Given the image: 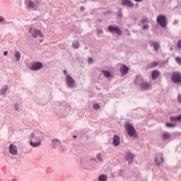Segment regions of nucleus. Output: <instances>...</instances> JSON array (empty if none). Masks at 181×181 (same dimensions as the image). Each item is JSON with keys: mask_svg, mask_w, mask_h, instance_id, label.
I'll use <instances>...</instances> for the list:
<instances>
[{"mask_svg": "<svg viewBox=\"0 0 181 181\" xmlns=\"http://www.w3.org/2000/svg\"><path fill=\"white\" fill-rule=\"evenodd\" d=\"M71 111L70 105L66 102L58 103L56 108L53 109V112L59 118H63L67 116V114Z\"/></svg>", "mask_w": 181, "mask_h": 181, "instance_id": "obj_1", "label": "nucleus"}, {"mask_svg": "<svg viewBox=\"0 0 181 181\" xmlns=\"http://www.w3.org/2000/svg\"><path fill=\"white\" fill-rule=\"evenodd\" d=\"M45 138V134L39 130H36L31 133L30 136H29L30 139V145L33 148H37L42 145V141H43Z\"/></svg>", "mask_w": 181, "mask_h": 181, "instance_id": "obj_2", "label": "nucleus"}, {"mask_svg": "<svg viewBox=\"0 0 181 181\" xmlns=\"http://www.w3.org/2000/svg\"><path fill=\"white\" fill-rule=\"evenodd\" d=\"M125 129L129 136H134V138H138V134L136 133V130L135 129V127H134V125L130 123H127L125 124Z\"/></svg>", "mask_w": 181, "mask_h": 181, "instance_id": "obj_3", "label": "nucleus"}, {"mask_svg": "<svg viewBox=\"0 0 181 181\" xmlns=\"http://www.w3.org/2000/svg\"><path fill=\"white\" fill-rule=\"evenodd\" d=\"M156 22L163 29L166 28V26H168V18L163 14H159L157 16Z\"/></svg>", "mask_w": 181, "mask_h": 181, "instance_id": "obj_4", "label": "nucleus"}, {"mask_svg": "<svg viewBox=\"0 0 181 181\" xmlns=\"http://www.w3.org/2000/svg\"><path fill=\"white\" fill-rule=\"evenodd\" d=\"M28 33H30L34 39H36L37 37H40V39H42L44 36L43 33H42L40 30H37L32 27L28 29Z\"/></svg>", "mask_w": 181, "mask_h": 181, "instance_id": "obj_5", "label": "nucleus"}, {"mask_svg": "<svg viewBox=\"0 0 181 181\" xmlns=\"http://www.w3.org/2000/svg\"><path fill=\"white\" fill-rule=\"evenodd\" d=\"M171 81L175 84H179L181 82V74L180 72L175 71L172 74Z\"/></svg>", "mask_w": 181, "mask_h": 181, "instance_id": "obj_6", "label": "nucleus"}, {"mask_svg": "<svg viewBox=\"0 0 181 181\" xmlns=\"http://www.w3.org/2000/svg\"><path fill=\"white\" fill-rule=\"evenodd\" d=\"M107 30L112 35H114V33L117 34V36H121V35L122 34L121 29H119L118 26L109 25L107 27Z\"/></svg>", "mask_w": 181, "mask_h": 181, "instance_id": "obj_7", "label": "nucleus"}, {"mask_svg": "<svg viewBox=\"0 0 181 181\" xmlns=\"http://www.w3.org/2000/svg\"><path fill=\"white\" fill-rule=\"evenodd\" d=\"M66 83L68 88H74L76 86V82L74 81V78H73V77H71V76L70 75H66Z\"/></svg>", "mask_w": 181, "mask_h": 181, "instance_id": "obj_8", "label": "nucleus"}, {"mask_svg": "<svg viewBox=\"0 0 181 181\" xmlns=\"http://www.w3.org/2000/svg\"><path fill=\"white\" fill-rule=\"evenodd\" d=\"M39 0H30L28 4V9H33V11H37L39 7Z\"/></svg>", "mask_w": 181, "mask_h": 181, "instance_id": "obj_9", "label": "nucleus"}, {"mask_svg": "<svg viewBox=\"0 0 181 181\" xmlns=\"http://www.w3.org/2000/svg\"><path fill=\"white\" fill-rule=\"evenodd\" d=\"M164 160L165 159L163 158V154L159 153L156 155L155 162L158 168H160L163 164Z\"/></svg>", "mask_w": 181, "mask_h": 181, "instance_id": "obj_10", "label": "nucleus"}, {"mask_svg": "<svg viewBox=\"0 0 181 181\" xmlns=\"http://www.w3.org/2000/svg\"><path fill=\"white\" fill-rule=\"evenodd\" d=\"M43 67V64L40 62H35L32 64L30 66V70L33 71H37V70H40Z\"/></svg>", "mask_w": 181, "mask_h": 181, "instance_id": "obj_11", "label": "nucleus"}, {"mask_svg": "<svg viewBox=\"0 0 181 181\" xmlns=\"http://www.w3.org/2000/svg\"><path fill=\"white\" fill-rule=\"evenodd\" d=\"M135 158V154L132 153L131 151H128L126 154L125 160L128 162L129 165L134 163V158Z\"/></svg>", "mask_w": 181, "mask_h": 181, "instance_id": "obj_12", "label": "nucleus"}, {"mask_svg": "<svg viewBox=\"0 0 181 181\" xmlns=\"http://www.w3.org/2000/svg\"><path fill=\"white\" fill-rule=\"evenodd\" d=\"M151 87L152 83L146 82V81H144L140 86L141 90H143L144 91H148Z\"/></svg>", "mask_w": 181, "mask_h": 181, "instance_id": "obj_13", "label": "nucleus"}, {"mask_svg": "<svg viewBox=\"0 0 181 181\" xmlns=\"http://www.w3.org/2000/svg\"><path fill=\"white\" fill-rule=\"evenodd\" d=\"M121 5L122 6H127L128 8H134V3L131 0H122Z\"/></svg>", "mask_w": 181, "mask_h": 181, "instance_id": "obj_14", "label": "nucleus"}, {"mask_svg": "<svg viewBox=\"0 0 181 181\" xmlns=\"http://www.w3.org/2000/svg\"><path fill=\"white\" fill-rule=\"evenodd\" d=\"M8 151L11 155H18V148L14 144L9 145Z\"/></svg>", "mask_w": 181, "mask_h": 181, "instance_id": "obj_15", "label": "nucleus"}, {"mask_svg": "<svg viewBox=\"0 0 181 181\" xmlns=\"http://www.w3.org/2000/svg\"><path fill=\"white\" fill-rule=\"evenodd\" d=\"M144 81V77H142L141 75H137L135 77L134 83L136 86H141L142 83Z\"/></svg>", "mask_w": 181, "mask_h": 181, "instance_id": "obj_16", "label": "nucleus"}, {"mask_svg": "<svg viewBox=\"0 0 181 181\" xmlns=\"http://www.w3.org/2000/svg\"><path fill=\"white\" fill-rule=\"evenodd\" d=\"M150 46H153L155 52H159V49H160V45L158 42L150 41Z\"/></svg>", "mask_w": 181, "mask_h": 181, "instance_id": "obj_17", "label": "nucleus"}, {"mask_svg": "<svg viewBox=\"0 0 181 181\" xmlns=\"http://www.w3.org/2000/svg\"><path fill=\"white\" fill-rule=\"evenodd\" d=\"M120 73L122 74V76L127 74L128 71H129V68L127 66V65L123 64L120 69Z\"/></svg>", "mask_w": 181, "mask_h": 181, "instance_id": "obj_18", "label": "nucleus"}, {"mask_svg": "<svg viewBox=\"0 0 181 181\" xmlns=\"http://www.w3.org/2000/svg\"><path fill=\"white\" fill-rule=\"evenodd\" d=\"M62 142L59 139H52V148L53 149H56L57 147L60 146Z\"/></svg>", "mask_w": 181, "mask_h": 181, "instance_id": "obj_19", "label": "nucleus"}, {"mask_svg": "<svg viewBox=\"0 0 181 181\" xmlns=\"http://www.w3.org/2000/svg\"><path fill=\"white\" fill-rule=\"evenodd\" d=\"M170 121L171 122H181V114H180L178 116H171L170 117Z\"/></svg>", "mask_w": 181, "mask_h": 181, "instance_id": "obj_20", "label": "nucleus"}, {"mask_svg": "<svg viewBox=\"0 0 181 181\" xmlns=\"http://www.w3.org/2000/svg\"><path fill=\"white\" fill-rule=\"evenodd\" d=\"M159 74H160V72H159L158 70H153L151 72V78L152 80H156L159 77Z\"/></svg>", "mask_w": 181, "mask_h": 181, "instance_id": "obj_21", "label": "nucleus"}, {"mask_svg": "<svg viewBox=\"0 0 181 181\" xmlns=\"http://www.w3.org/2000/svg\"><path fill=\"white\" fill-rule=\"evenodd\" d=\"M119 136L118 135H115L113 136V141L112 144L114 146H118L119 145Z\"/></svg>", "mask_w": 181, "mask_h": 181, "instance_id": "obj_22", "label": "nucleus"}, {"mask_svg": "<svg viewBox=\"0 0 181 181\" xmlns=\"http://www.w3.org/2000/svg\"><path fill=\"white\" fill-rule=\"evenodd\" d=\"M8 88H9V86L8 85L4 86L1 90H0V94L1 95H5L6 94V92L8 91Z\"/></svg>", "mask_w": 181, "mask_h": 181, "instance_id": "obj_23", "label": "nucleus"}, {"mask_svg": "<svg viewBox=\"0 0 181 181\" xmlns=\"http://www.w3.org/2000/svg\"><path fill=\"white\" fill-rule=\"evenodd\" d=\"M170 138V134L168 132H165L163 133L162 139L163 141H166V139H169Z\"/></svg>", "mask_w": 181, "mask_h": 181, "instance_id": "obj_24", "label": "nucleus"}, {"mask_svg": "<svg viewBox=\"0 0 181 181\" xmlns=\"http://www.w3.org/2000/svg\"><path fill=\"white\" fill-rule=\"evenodd\" d=\"M103 74L105 76V77H106V78H110V77H111V73L110 72V71L103 70Z\"/></svg>", "mask_w": 181, "mask_h": 181, "instance_id": "obj_25", "label": "nucleus"}, {"mask_svg": "<svg viewBox=\"0 0 181 181\" xmlns=\"http://www.w3.org/2000/svg\"><path fill=\"white\" fill-rule=\"evenodd\" d=\"M107 177L105 174H102L98 177V181H107Z\"/></svg>", "mask_w": 181, "mask_h": 181, "instance_id": "obj_26", "label": "nucleus"}, {"mask_svg": "<svg viewBox=\"0 0 181 181\" xmlns=\"http://www.w3.org/2000/svg\"><path fill=\"white\" fill-rule=\"evenodd\" d=\"M14 57H16V62H19V60H21V53L19 52V51L15 52Z\"/></svg>", "mask_w": 181, "mask_h": 181, "instance_id": "obj_27", "label": "nucleus"}, {"mask_svg": "<svg viewBox=\"0 0 181 181\" xmlns=\"http://www.w3.org/2000/svg\"><path fill=\"white\" fill-rule=\"evenodd\" d=\"M165 127H167V128H175V127H176V124L170 123V122H166L165 123Z\"/></svg>", "mask_w": 181, "mask_h": 181, "instance_id": "obj_28", "label": "nucleus"}, {"mask_svg": "<svg viewBox=\"0 0 181 181\" xmlns=\"http://www.w3.org/2000/svg\"><path fill=\"white\" fill-rule=\"evenodd\" d=\"M117 19H122V10H121V8H119L117 13Z\"/></svg>", "mask_w": 181, "mask_h": 181, "instance_id": "obj_29", "label": "nucleus"}, {"mask_svg": "<svg viewBox=\"0 0 181 181\" xmlns=\"http://www.w3.org/2000/svg\"><path fill=\"white\" fill-rule=\"evenodd\" d=\"M158 65H159V63L158 62L155 61L149 64V67H151L153 69V67H156Z\"/></svg>", "mask_w": 181, "mask_h": 181, "instance_id": "obj_30", "label": "nucleus"}, {"mask_svg": "<svg viewBox=\"0 0 181 181\" xmlns=\"http://www.w3.org/2000/svg\"><path fill=\"white\" fill-rule=\"evenodd\" d=\"M79 46L78 41H75L72 43V47H74V49H78Z\"/></svg>", "mask_w": 181, "mask_h": 181, "instance_id": "obj_31", "label": "nucleus"}, {"mask_svg": "<svg viewBox=\"0 0 181 181\" xmlns=\"http://www.w3.org/2000/svg\"><path fill=\"white\" fill-rule=\"evenodd\" d=\"M177 101L179 104H181V93H178L177 96Z\"/></svg>", "mask_w": 181, "mask_h": 181, "instance_id": "obj_32", "label": "nucleus"}, {"mask_svg": "<svg viewBox=\"0 0 181 181\" xmlns=\"http://www.w3.org/2000/svg\"><path fill=\"white\" fill-rule=\"evenodd\" d=\"M96 158L99 162H103V158H101V153H98Z\"/></svg>", "mask_w": 181, "mask_h": 181, "instance_id": "obj_33", "label": "nucleus"}, {"mask_svg": "<svg viewBox=\"0 0 181 181\" xmlns=\"http://www.w3.org/2000/svg\"><path fill=\"white\" fill-rule=\"evenodd\" d=\"M100 104H98V103H95L94 105H93V109L94 110H100Z\"/></svg>", "mask_w": 181, "mask_h": 181, "instance_id": "obj_34", "label": "nucleus"}, {"mask_svg": "<svg viewBox=\"0 0 181 181\" xmlns=\"http://www.w3.org/2000/svg\"><path fill=\"white\" fill-rule=\"evenodd\" d=\"M141 21L142 25H144V23H148V22H149V21L146 18H142Z\"/></svg>", "mask_w": 181, "mask_h": 181, "instance_id": "obj_35", "label": "nucleus"}, {"mask_svg": "<svg viewBox=\"0 0 181 181\" xmlns=\"http://www.w3.org/2000/svg\"><path fill=\"white\" fill-rule=\"evenodd\" d=\"M175 62L178 64L181 65V58L179 57H175Z\"/></svg>", "mask_w": 181, "mask_h": 181, "instance_id": "obj_36", "label": "nucleus"}, {"mask_svg": "<svg viewBox=\"0 0 181 181\" xmlns=\"http://www.w3.org/2000/svg\"><path fill=\"white\" fill-rule=\"evenodd\" d=\"M0 23H6V21H5V18L1 16H0Z\"/></svg>", "mask_w": 181, "mask_h": 181, "instance_id": "obj_37", "label": "nucleus"}, {"mask_svg": "<svg viewBox=\"0 0 181 181\" xmlns=\"http://www.w3.org/2000/svg\"><path fill=\"white\" fill-rule=\"evenodd\" d=\"M59 151H61V152H66V147L64 146H60Z\"/></svg>", "mask_w": 181, "mask_h": 181, "instance_id": "obj_38", "label": "nucleus"}, {"mask_svg": "<svg viewBox=\"0 0 181 181\" xmlns=\"http://www.w3.org/2000/svg\"><path fill=\"white\" fill-rule=\"evenodd\" d=\"M149 29V25L146 24L143 26V30H148Z\"/></svg>", "mask_w": 181, "mask_h": 181, "instance_id": "obj_39", "label": "nucleus"}, {"mask_svg": "<svg viewBox=\"0 0 181 181\" xmlns=\"http://www.w3.org/2000/svg\"><path fill=\"white\" fill-rule=\"evenodd\" d=\"M90 162H92V163H93V165H95V163H97V159H95L94 158H91Z\"/></svg>", "mask_w": 181, "mask_h": 181, "instance_id": "obj_40", "label": "nucleus"}, {"mask_svg": "<svg viewBox=\"0 0 181 181\" xmlns=\"http://www.w3.org/2000/svg\"><path fill=\"white\" fill-rule=\"evenodd\" d=\"M177 46L178 47V49H181V40H179L177 43Z\"/></svg>", "mask_w": 181, "mask_h": 181, "instance_id": "obj_41", "label": "nucleus"}, {"mask_svg": "<svg viewBox=\"0 0 181 181\" xmlns=\"http://www.w3.org/2000/svg\"><path fill=\"white\" fill-rule=\"evenodd\" d=\"M97 33H98V35H103V31L101 29H98L97 30Z\"/></svg>", "mask_w": 181, "mask_h": 181, "instance_id": "obj_42", "label": "nucleus"}, {"mask_svg": "<svg viewBox=\"0 0 181 181\" xmlns=\"http://www.w3.org/2000/svg\"><path fill=\"white\" fill-rule=\"evenodd\" d=\"M88 63L89 64H91V63H93V58L90 57L88 59Z\"/></svg>", "mask_w": 181, "mask_h": 181, "instance_id": "obj_43", "label": "nucleus"}, {"mask_svg": "<svg viewBox=\"0 0 181 181\" xmlns=\"http://www.w3.org/2000/svg\"><path fill=\"white\" fill-rule=\"evenodd\" d=\"M177 23H179V21L177 20H175L173 22V25L175 26L176 25H177Z\"/></svg>", "mask_w": 181, "mask_h": 181, "instance_id": "obj_44", "label": "nucleus"}, {"mask_svg": "<svg viewBox=\"0 0 181 181\" xmlns=\"http://www.w3.org/2000/svg\"><path fill=\"white\" fill-rule=\"evenodd\" d=\"M63 74H64V76H66V77H67V76H69V75L67 74V71H66V70H64V71H63Z\"/></svg>", "mask_w": 181, "mask_h": 181, "instance_id": "obj_45", "label": "nucleus"}, {"mask_svg": "<svg viewBox=\"0 0 181 181\" xmlns=\"http://www.w3.org/2000/svg\"><path fill=\"white\" fill-rule=\"evenodd\" d=\"M15 110H16V111H18V110H19V105H18V104L15 105Z\"/></svg>", "mask_w": 181, "mask_h": 181, "instance_id": "obj_46", "label": "nucleus"}, {"mask_svg": "<svg viewBox=\"0 0 181 181\" xmlns=\"http://www.w3.org/2000/svg\"><path fill=\"white\" fill-rule=\"evenodd\" d=\"M136 177H139V171L137 170V169H136Z\"/></svg>", "mask_w": 181, "mask_h": 181, "instance_id": "obj_47", "label": "nucleus"}, {"mask_svg": "<svg viewBox=\"0 0 181 181\" xmlns=\"http://www.w3.org/2000/svg\"><path fill=\"white\" fill-rule=\"evenodd\" d=\"M4 56H8V51L4 52Z\"/></svg>", "mask_w": 181, "mask_h": 181, "instance_id": "obj_48", "label": "nucleus"}, {"mask_svg": "<svg viewBox=\"0 0 181 181\" xmlns=\"http://www.w3.org/2000/svg\"><path fill=\"white\" fill-rule=\"evenodd\" d=\"M80 9L81 12H83V11H84V6H81Z\"/></svg>", "mask_w": 181, "mask_h": 181, "instance_id": "obj_49", "label": "nucleus"}, {"mask_svg": "<svg viewBox=\"0 0 181 181\" xmlns=\"http://www.w3.org/2000/svg\"><path fill=\"white\" fill-rule=\"evenodd\" d=\"M135 2H142V0H134Z\"/></svg>", "mask_w": 181, "mask_h": 181, "instance_id": "obj_50", "label": "nucleus"}, {"mask_svg": "<svg viewBox=\"0 0 181 181\" xmlns=\"http://www.w3.org/2000/svg\"><path fill=\"white\" fill-rule=\"evenodd\" d=\"M73 138L75 139L76 138H77L76 135H74Z\"/></svg>", "mask_w": 181, "mask_h": 181, "instance_id": "obj_51", "label": "nucleus"}, {"mask_svg": "<svg viewBox=\"0 0 181 181\" xmlns=\"http://www.w3.org/2000/svg\"><path fill=\"white\" fill-rule=\"evenodd\" d=\"M40 43H42L43 42V40H39Z\"/></svg>", "mask_w": 181, "mask_h": 181, "instance_id": "obj_52", "label": "nucleus"}, {"mask_svg": "<svg viewBox=\"0 0 181 181\" xmlns=\"http://www.w3.org/2000/svg\"><path fill=\"white\" fill-rule=\"evenodd\" d=\"M121 173H122V170H119V175H121Z\"/></svg>", "mask_w": 181, "mask_h": 181, "instance_id": "obj_53", "label": "nucleus"}, {"mask_svg": "<svg viewBox=\"0 0 181 181\" xmlns=\"http://www.w3.org/2000/svg\"><path fill=\"white\" fill-rule=\"evenodd\" d=\"M136 6H139V4H136Z\"/></svg>", "mask_w": 181, "mask_h": 181, "instance_id": "obj_54", "label": "nucleus"}, {"mask_svg": "<svg viewBox=\"0 0 181 181\" xmlns=\"http://www.w3.org/2000/svg\"><path fill=\"white\" fill-rule=\"evenodd\" d=\"M1 180H0V181H1Z\"/></svg>", "mask_w": 181, "mask_h": 181, "instance_id": "obj_55", "label": "nucleus"}]
</instances>
